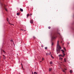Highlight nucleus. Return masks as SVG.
Returning a JSON list of instances; mask_svg holds the SVG:
<instances>
[{
	"instance_id": "nucleus-1",
	"label": "nucleus",
	"mask_w": 74,
	"mask_h": 74,
	"mask_svg": "<svg viewBox=\"0 0 74 74\" xmlns=\"http://www.w3.org/2000/svg\"><path fill=\"white\" fill-rule=\"evenodd\" d=\"M59 40H58L57 44V48H58V49H57V52H58V53H60V49H62V48L59 44Z\"/></svg>"
},
{
	"instance_id": "nucleus-2",
	"label": "nucleus",
	"mask_w": 74,
	"mask_h": 74,
	"mask_svg": "<svg viewBox=\"0 0 74 74\" xmlns=\"http://www.w3.org/2000/svg\"><path fill=\"white\" fill-rule=\"evenodd\" d=\"M56 34H53L51 35V46H53L54 44V43L52 42V41H53V40H54L56 38Z\"/></svg>"
},
{
	"instance_id": "nucleus-3",
	"label": "nucleus",
	"mask_w": 74,
	"mask_h": 74,
	"mask_svg": "<svg viewBox=\"0 0 74 74\" xmlns=\"http://www.w3.org/2000/svg\"><path fill=\"white\" fill-rule=\"evenodd\" d=\"M61 51L62 52V53L63 54V55H62L61 54L59 55L58 56L59 57H60V56H61V57H62V58H63L64 56H65V54L64 53V51L63 50H61Z\"/></svg>"
},
{
	"instance_id": "nucleus-4",
	"label": "nucleus",
	"mask_w": 74,
	"mask_h": 74,
	"mask_svg": "<svg viewBox=\"0 0 74 74\" xmlns=\"http://www.w3.org/2000/svg\"><path fill=\"white\" fill-rule=\"evenodd\" d=\"M1 5L2 7H3L4 9L6 11H7V10L6 8V7L5 6V5L3 3H1Z\"/></svg>"
},
{
	"instance_id": "nucleus-5",
	"label": "nucleus",
	"mask_w": 74,
	"mask_h": 74,
	"mask_svg": "<svg viewBox=\"0 0 74 74\" xmlns=\"http://www.w3.org/2000/svg\"><path fill=\"white\" fill-rule=\"evenodd\" d=\"M30 22L31 23H33V20H31L30 21Z\"/></svg>"
},
{
	"instance_id": "nucleus-6",
	"label": "nucleus",
	"mask_w": 74,
	"mask_h": 74,
	"mask_svg": "<svg viewBox=\"0 0 74 74\" xmlns=\"http://www.w3.org/2000/svg\"><path fill=\"white\" fill-rule=\"evenodd\" d=\"M20 10L21 11V12H23V9H21V8H20Z\"/></svg>"
},
{
	"instance_id": "nucleus-7",
	"label": "nucleus",
	"mask_w": 74,
	"mask_h": 74,
	"mask_svg": "<svg viewBox=\"0 0 74 74\" xmlns=\"http://www.w3.org/2000/svg\"><path fill=\"white\" fill-rule=\"evenodd\" d=\"M60 60H63V58L61 57H60Z\"/></svg>"
},
{
	"instance_id": "nucleus-8",
	"label": "nucleus",
	"mask_w": 74,
	"mask_h": 74,
	"mask_svg": "<svg viewBox=\"0 0 74 74\" xmlns=\"http://www.w3.org/2000/svg\"><path fill=\"white\" fill-rule=\"evenodd\" d=\"M64 62H66V58H64Z\"/></svg>"
},
{
	"instance_id": "nucleus-9",
	"label": "nucleus",
	"mask_w": 74,
	"mask_h": 74,
	"mask_svg": "<svg viewBox=\"0 0 74 74\" xmlns=\"http://www.w3.org/2000/svg\"><path fill=\"white\" fill-rule=\"evenodd\" d=\"M17 15H20V13H19V12L17 13Z\"/></svg>"
},
{
	"instance_id": "nucleus-10",
	"label": "nucleus",
	"mask_w": 74,
	"mask_h": 74,
	"mask_svg": "<svg viewBox=\"0 0 74 74\" xmlns=\"http://www.w3.org/2000/svg\"><path fill=\"white\" fill-rule=\"evenodd\" d=\"M29 14H27V18H28V17H29Z\"/></svg>"
},
{
	"instance_id": "nucleus-11",
	"label": "nucleus",
	"mask_w": 74,
	"mask_h": 74,
	"mask_svg": "<svg viewBox=\"0 0 74 74\" xmlns=\"http://www.w3.org/2000/svg\"><path fill=\"white\" fill-rule=\"evenodd\" d=\"M52 70V69L50 68L49 69V71H51Z\"/></svg>"
},
{
	"instance_id": "nucleus-12",
	"label": "nucleus",
	"mask_w": 74,
	"mask_h": 74,
	"mask_svg": "<svg viewBox=\"0 0 74 74\" xmlns=\"http://www.w3.org/2000/svg\"><path fill=\"white\" fill-rule=\"evenodd\" d=\"M51 57L53 59L54 58V57H53L51 55Z\"/></svg>"
},
{
	"instance_id": "nucleus-13",
	"label": "nucleus",
	"mask_w": 74,
	"mask_h": 74,
	"mask_svg": "<svg viewBox=\"0 0 74 74\" xmlns=\"http://www.w3.org/2000/svg\"><path fill=\"white\" fill-rule=\"evenodd\" d=\"M70 73H72V70H70Z\"/></svg>"
},
{
	"instance_id": "nucleus-14",
	"label": "nucleus",
	"mask_w": 74,
	"mask_h": 74,
	"mask_svg": "<svg viewBox=\"0 0 74 74\" xmlns=\"http://www.w3.org/2000/svg\"><path fill=\"white\" fill-rule=\"evenodd\" d=\"M7 22H8V21H9V19L8 18H7Z\"/></svg>"
},
{
	"instance_id": "nucleus-15",
	"label": "nucleus",
	"mask_w": 74,
	"mask_h": 74,
	"mask_svg": "<svg viewBox=\"0 0 74 74\" xmlns=\"http://www.w3.org/2000/svg\"><path fill=\"white\" fill-rule=\"evenodd\" d=\"M34 74H38V73H36V72H34Z\"/></svg>"
},
{
	"instance_id": "nucleus-16",
	"label": "nucleus",
	"mask_w": 74,
	"mask_h": 74,
	"mask_svg": "<svg viewBox=\"0 0 74 74\" xmlns=\"http://www.w3.org/2000/svg\"><path fill=\"white\" fill-rule=\"evenodd\" d=\"M50 64H52V61L50 62Z\"/></svg>"
},
{
	"instance_id": "nucleus-17",
	"label": "nucleus",
	"mask_w": 74,
	"mask_h": 74,
	"mask_svg": "<svg viewBox=\"0 0 74 74\" xmlns=\"http://www.w3.org/2000/svg\"><path fill=\"white\" fill-rule=\"evenodd\" d=\"M63 49L65 51H66V49L64 47Z\"/></svg>"
},
{
	"instance_id": "nucleus-18",
	"label": "nucleus",
	"mask_w": 74,
	"mask_h": 74,
	"mask_svg": "<svg viewBox=\"0 0 74 74\" xmlns=\"http://www.w3.org/2000/svg\"><path fill=\"white\" fill-rule=\"evenodd\" d=\"M46 55H48L49 54H48V53H46Z\"/></svg>"
},
{
	"instance_id": "nucleus-19",
	"label": "nucleus",
	"mask_w": 74,
	"mask_h": 74,
	"mask_svg": "<svg viewBox=\"0 0 74 74\" xmlns=\"http://www.w3.org/2000/svg\"><path fill=\"white\" fill-rule=\"evenodd\" d=\"M32 14H31L30 15H29L30 16H32Z\"/></svg>"
},
{
	"instance_id": "nucleus-20",
	"label": "nucleus",
	"mask_w": 74,
	"mask_h": 74,
	"mask_svg": "<svg viewBox=\"0 0 74 74\" xmlns=\"http://www.w3.org/2000/svg\"><path fill=\"white\" fill-rule=\"evenodd\" d=\"M45 49H47V47H46L45 48Z\"/></svg>"
},
{
	"instance_id": "nucleus-21",
	"label": "nucleus",
	"mask_w": 74,
	"mask_h": 74,
	"mask_svg": "<svg viewBox=\"0 0 74 74\" xmlns=\"http://www.w3.org/2000/svg\"><path fill=\"white\" fill-rule=\"evenodd\" d=\"M48 27L49 29H51V27Z\"/></svg>"
},
{
	"instance_id": "nucleus-22",
	"label": "nucleus",
	"mask_w": 74,
	"mask_h": 74,
	"mask_svg": "<svg viewBox=\"0 0 74 74\" xmlns=\"http://www.w3.org/2000/svg\"><path fill=\"white\" fill-rule=\"evenodd\" d=\"M21 30H22V31H23V29H21Z\"/></svg>"
},
{
	"instance_id": "nucleus-23",
	"label": "nucleus",
	"mask_w": 74,
	"mask_h": 74,
	"mask_svg": "<svg viewBox=\"0 0 74 74\" xmlns=\"http://www.w3.org/2000/svg\"><path fill=\"white\" fill-rule=\"evenodd\" d=\"M62 71L63 72H64V70H62Z\"/></svg>"
},
{
	"instance_id": "nucleus-24",
	"label": "nucleus",
	"mask_w": 74,
	"mask_h": 74,
	"mask_svg": "<svg viewBox=\"0 0 74 74\" xmlns=\"http://www.w3.org/2000/svg\"><path fill=\"white\" fill-rule=\"evenodd\" d=\"M42 60H44V59L43 58H42Z\"/></svg>"
},
{
	"instance_id": "nucleus-25",
	"label": "nucleus",
	"mask_w": 74,
	"mask_h": 74,
	"mask_svg": "<svg viewBox=\"0 0 74 74\" xmlns=\"http://www.w3.org/2000/svg\"><path fill=\"white\" fill-rule=\"evenodd\" d=\"M3 52H4V53H5V51H3Z\"/></svg>"
},
{
	"instance_id": "nucleus-26",
	"label": "nucleus",
	"mask_w": 74,
	"mask_h": 74,
	"mask_svg": "<svg viewBox=\"0 0 74 74\" xmlns=\"http://www.w3.org/2000/svg\"><path fill=\"white\" fill-rule=\"evenodd\" d=\"M34 38L35 39L36 38V37L35 36H34Z\"/></svg>"
},
{
	"instance_id": "nucleus-27",
	"label": "nucleus",
	"mask_w": 74,
	"mask_h": 74,
	"mask_svg": "<svg viewBox=\"0 0 74 74\" xmlns=\"http://www.w3.org/2000/svg\"><path fill=\"white\" fill-rule=\"evenodd\" d=\"M3 56H4V57L5 56L4 55H3Z\"/></svg>"
},
{
	"instance_id": "nucleus-28",
	"label": "nucleus",
	"mask_w": 74,
	"mask_h": 74,
	"mask_svg": "<svg viewBox=\"0 0 74 74\" xmlns=\"http://www.w3.org/2000/svg\"><path fill=\"white\" fill-rule=\"evenodd\" d=\"M22 67L23 69V70H24L23 68V66H22Z\"/></svg>"
},
{
	"instance_id": "nucleus-29",
	"label": "nucleus",
	"mask_w": 74,
	"mask_h": 74,
	"mask_svg": "<svg viewBox=\"0 0 74 74\" xmlns=\"http://www.w3.org/2000/svg\"><path fill=\"white\" fill-rule=\"evenodd\" d=\"M64 70H67L66 69H64Z\"/></svg>"
},
{
	"instance_id": "nucleus-30",
	"label": "nucleus",
	"mask_w": 74,
	"mask_h": 74,
	"mask_svg": "<svg viewBox=\"0 0 74 74\" xmlns=\"http://www.w3.org/2000/svg\"><path fill=\"white\" fill-rule=\"evenodd\" d=\"M67 44H68V45H69V43L68 42V43H67Z\"/></svg>"
},
{
	"instance_id": "nucleus-31",
	"label": "nucleus",
	"mask_w": 74,
	"mask_h": 74,
	"mask_svg": "<svg viewBox=\"0 0 74 74\" xmlns=\"http://www.w3.org/2000/svg\"><path fill=\"white\" fill-rule=\"evenodd\" d=\"M58 34H59L60 35V34L59 33H58Z\"/></svg>"
},
{
	"instance_id": "nucleus-32",
	"label": "nucleus",
	"mask_w": 74,
	"mask_h": 74,
	"mask_svg": "<svg viewBox=\"0 0 74 74\" xmlns=\"http://www.w3.org/2000/svg\"><path fill=\"white\" fill-rule=\"evenodd\" d=\"M12 42H13V41H12V40H11V42H12Z\"/></svg>"
},
{
	"instance_id": "nucleus-33",
	"label": "nucleus",
	"mask_w": 74,
	"mask_h": 74,
	"mask_svg": "<svg viewBox=\"0 0 74 74\" xmlns=\"http://www.w3.org/2000/svg\"><path fill=\"white\" fill-rule=\"evenodd\" d=\"M5 59V57H4V59Z\"/></svg>"
},
{
	"instance_id": "nucleus-34",
	"label": "nucleus",
	"mask_w": 74,
	"mask_h": 74,
	"mask_svg": "<svg viewBox=\"0 0 74 74\" xmlns=\"http://www.w3.org/2000/svg\"><path fill=\"white\" fill-rule=\"evenodd\" d=\"M41 47H43V46H42H42H41Z\"/></svg>"
},
{
	"instance_id": "nucleus-35",
	"label": "nucleus",
	"mask_w": 74,
	"mask_h": 74,
	"mask_svg": "<svg viewBox=\"0 0 74 74\" xmlns=\"http://www.w3.org/2000/svg\"><path fill=\"white\" fill-rule=\"evenodd\" d=\"M50 54H51V52H50Z\"/></svg>"
},
{
	"instance_id": "nucleus-36",
	"label": "nucleus",
	"mask_w": 74,
	"mask_h": 74,
	"mask_svg": "<svg viewBox=\"0 0 74 74\" xmlns=\"http://www.w3.org/2000/svg\"><path fill=\"white\" fill-rule=\"evenodd\" d=\"M8 22H9V24H10V23L9 22V21H8Z\"/></svg>"
},
{
	"instance_id": "nucleus-37",
	"label": "nucleus",
	"mask_w": 74,
	"mask_h": 74,
	"mask_svg": "<svg viewBox=\"0 0 74 74\" xmlns=\"http://www.w3.org/2000/svg\"><path fill=\"white\" fill-rule=\"evenodd\" d=\"M62 41H61V43H62Z\"/></svg>"
},
{
	"instance_id": "nucleus-38",
	"label": "nucleus",
	"mask_w": 74,
	"mask_h": 74,
	"mask_svg": "<svg viewBox=\"0 0 74 74\" xmlns=\"http://www.w3.org/2000/svg\"><path fill=\"white\" fill-rule=\"evenodd\" d=\"M64 45V43H63L62 45Z\"/></svg>"
},
{
	"instance_id": "nucleus-39",
	"label": "nucleus",
	"mask_w": 74,
	"mask_h": 74,
	"mask_svg": "<svg viewBox=\"0 0 74 74\" xmlns=\"http://www.w3.org/2000/svg\"><path fill=\"white\" fill-rule=\"evenodd\" d=\"M11 25H14V24H11Z\"/></svg>"
},
{
	"instance_id": "nucleus-40",
	"label": "nucleus",
	"mask_w": 74,
	"mask_h": 74,
	"mask_svg": "<svg viewBox=\"0 0 74 74\" xmlns=\"http://www.w3.org/2000/svg\"><path fill=\"white\" fill-rule=\"evenodd\" d=\"M57 54H58V52H57Z\"/></svg>"
},
{
	"instance_id": "nucleus-41",
	"label": "nucleus",
	"mask_w": 74,
	"mask_h": 74,
	"mask_svg": "<svg viewBox=\"0 0 74 74\" xmlns=\"http://www.w3.org/2000/svg\"><path fill=\"white\" fill-rule=\"evenodd\" d=\"M40 62H41V61H40Z\"/></svg>"
},
{
	"instance_id": "nucleus-42",
	"label": "nucleus",
	"mask_w": 74,
	"mask_h": 74,
	"mask_svg": "<svg viewBox=\"0 0 74 74\" xmlns=\"http://www.w3.org/2000/svg\"><path fill=\"white\" fill-rule=\"evenodd\" d=\"M49 55H50V54H49Z\"/></svg>"
},
{
	"instance_id": "nucleus-43",
	"label": "nucleus",
	"mask_w": 74,
	"mask_h": 74,
	"mask_svg": "<svg viewBox=\"0 0 74 74\" xmlns=\"http://www.w3.org/2000/svg\"><path fill=\"white\" fill-rule=\"evenodd\" d=\"M21 65H22V64H21Z\"/></svg>"
}]
</instances>
